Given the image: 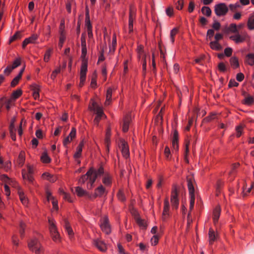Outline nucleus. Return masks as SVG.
<instances>
[{"label":"nucleus","mask_w":254,"mask_h":254,"mask_svg":"<svg viewBox=\"0 0 254 254\" xmlns=\"http://www.w3.org/2000/svg\"><path fill=\"white\" fill-rule=\"evenodd\" d=\"M104 174V169L101 166L96 170L93 168H91L87 173L82 175L79 179V184L82 185L85 183L87 180H89L87 184V189H91L96 179Z\"/></svg>","instance_id":"f257e3e1"},{"label":"nucleus","mask_w":254,"mask_h":254,"mask_svg":"<svg viewBox=\"0 0 254 254\" xmlns=\"http://www.w3.org/2000/svg\"><path fill=\"white\" fill-rule=\"evenodd\" d=\"M194 180L192 177H189L187 178L188 187L189 190L190 195V209L192 210L194 205L195 196H194V189L193 187Z\"/></svg>","instance_id":"f03ea898"},{"label":"nucleus","mask_w":254,"mask_h":254,"mask_svg":"<svg viewBox=\"0 0 254 254\" xmlns=\"http://www.w3.org/2000/svg\"><path fill=\"white\" fill-rule=\"evenodd\" d=\"M89 108L90 111L96 113L97 116L94 120V122L95 124L98 125L100 119L102 117L105 116L102 109L94 101L92 102V105L90 106Z\"/></svg>","instance_id":"7ed1b4c3"},{"label":"nucleus","mask_w":254,"mask_h":254,"mask_svg":"<svg viewBox=\"0 0 254 254\" xmlns=\"http://www.w3.org/2000/svg\"><path fill=\"white\" fill-rule=\"evenodd\" d=\"M49 230L53 241L58 242L60 241V235L57 231L55 222L53 220L49 219Z\"/></svg>","instance_id":"20e7f679"},{"label":"nucleus","mask_w":254,"mask_h":254,"mask_svg":"<svg viewBox=\"0 0 254 254\" xmlns=\"http://www.w3.org/2000/svg\"><path fill=\"white\" fill-rule=\"evenodd\" d=\"M228 11V7L225 3H219L214 6V12L218 16H225Z\"/></svg>","instance_id":"39448f33"},{"label":"nucleus","mask_w":254,"mask_h":254,"mask_svg":"<svg viewBox=\"0 0 254 254\" xmlns=\"http://www.w3.org/2000/svg\"><path fill=\"white\" fill-rule=\"evenodd\" d=\"M28 246L29 249L36 254H42V250L41 248V245L37 239L31 240L28 244Z\"/></svg>","instance_id":"423d86ee"},{"label":"nucleus","mask_w":254,"mask_h":254,"mask_svg":"<svg viewBox=\"0 0 254 254\" xmlns=\"http://www.w3.org/2000/svg\"><path fill=\"white\" fill-rule=\"evenodd\" d=\"M87 71V64L84 62L81 66L80 72V83L79 86L81 87L83 86L84 82L86 79V72Z\"/></svg>","instance_id":"0eeeda50"},{"label":"nucleus","mask_w":254,"mask_h":254,"mask_svg":"<svg viewBox=\"0 0 254 254\" xmlns=\"http://www.w3.org/2000/svg\"><path fill=\"white\" fill-rule=\"evenodd\" d=\"M171 202L173 207L177 209L179 205V199L178 198V191L176 187L174 186L171 197Z\"/></svg>","instance_id":"6e6552de"},{"label":"nucleus","mask_w":254,"mask_h":254,"mask_svg":"<svg viewBox=\"0 0 254 254\" xmlns=\"http://www.w3.org/2000/svg\"><path fill=\"white\" fill-rule=\"evenodd\" d=\"M85 23L88 37L89 38L91 39L93 38V33L92 30V25L90 21L89 11L88 10L86 12Z\"/></svg>","instance_id":"1a4fd4ad"},{"label":"nucleus","mask_w":254,"mask_h":254,"mask_svg":"<svg viewBox=\"0 0 254 254\" xmlns=\"http://www.w3.org/2000/svg\"><path fill=\"white\" fill-rule=\"evenodd\" d=\"M101 228L102 231L106 234H109L111 232L110 226L109 224V220L107 217H104L103 222L101 223Z\"/></svg>","instance_id":"9d476101"},{"label":"nucleus","mask_w":254,"mask_h":254,"mask_svg":"<svg viewBox=\"0 0 254 254\" xmlns=\"http://www.w3.org/2000/svg\"><path fill=\"white\" fill-rule=\"evenodd\" d=\"M75 136L76 129L74 127H72L69 135L64 139L63 141L64 145L66 146L68 143L72 141Z\"/></svg>","instance_id":"9b49d317"},{"label":"nucleus","mask_w":254,"mask_h":254,"mask_svg":"<svg viewBox=\"0 0 254 254\" xmlns=\"http://www.w3.org/2000/svg\"><path fill=\"white\" fill-rule=\"evenodd\" d=\"M135 18V13L133 10L130 8L128 19V29L130 33L133 31V21Z\"/></svg>","instance_id":"f8f14e48"},{"label":"nucleus","mask_w":254,"mask_h":254,"mask_svg":"<svg viewBox=\"0 0 254 254\" xmlns=\"http://www.w3.org/2000/svg\"><path fill=\"white\" fill-rule=\"evenodd\" d=\"M94 245L100 251L104 252L107 249L106 245L105 243L100 240H96L94 241Z\"/></svg>","instance_id":"ddd939ff"},{"label":"nucleus","mask_w":254,"mask_h":254,"mask_svg":"<svg viewBox=\"0 0 254 254\" xmlns=\"http://www.w3.org/2000/svg\"><path fill=\"white\" fill-rule=\"evenodd\" d=\"M131 122V118L129 116H127L124 119L122 130L126 132L128 131L129 124Z\"/></svg>","instance_id":"4468645a"},{"label":"nucleus","mask_w":254,"mask_h":254,"mask_svg":"<svg viewBox=\"0 0 254 254\" xmlns=\"http://www.w3.org/2000/svg\"><path fill=\"white\" fill-rule=\"evenodd\" d=\"M37 38L38 35L36 34H33L28 38L25 39L23 42V48H25L26 46L29 43H34L37 39Z\"/></svg>","instance_id":"2eb2a0df"},{"label":"nucleus","mask_w":254,"mask_h":254,"mask_svg":"<svg viewBox=\"0 0 254 254\" xmlns=\"http://www.w3.org/2000/svg\"><path fill=\"white\" fill-rule=\"evenodd\" d=\"M221 209L220 206H217L213 211V222L215 224L218 222L220 215Z\"/></svg>","instance_id":"dca6fc26"},{"label":"nucleus","mask_w":254,"mask_h":254,"mask_svg":"<svg viewBox=\"0 0 254 254\" xmlns=\"http://www.w3.org/2000/svg\"><path fill=\"white\" fill-rule=\"evenodd\" d=\"M121 150L123 155L127 157L129 156L128 147L126 142H122L121 144Z\"/></svg>","instance_id":"f3484780"},{"label":"nucleus","mask_w":254,"mask_h":254,"mask_svg":"<svg viewBox=\"0 0 254 254\" xmlns=\"http://www.w3.org/2000/svg\"><path fill=\"white\" fill-rule=\"evenodd\" d=\"M84 146V142L82 141L80 142L79 145H78L76 149V151L74 155V158L75 159L78 158L80 157L81 152L82 151V148Z\"/></svg>","instance_id":"a211bd4d"},{"label":"nucleus","mask_w":254,"mask_h":254,"mask_svg":"<svg viewBox=\"0 0 254 254\" xmlns=\"http://www.w3.org/2000/svg\"><path fill=\"white\" fill-rule=\"evenodd\" d=\"M245 62L250 65H254V53H249L247 55Z\"/></svg>","instance_id":"6ab92c4d"},{"label":"nucleus","mask_w":254,"mask_h":254,"mask_svg":"<svg viewBox=\"0 0 254 254\" xmlns=\"http://www.w3.org/2000/svg\"><path fill=\"white\" fill-rule=\"evenodd\" d=\"M64 226L66 230V231L67 232L68 235L70 237L73 235V231L70 227L68 222L66 219H64Z\"/></svg>","instance_id":"aec40b11"},{"label":"nucleus","mask_w":254,"mask_h":254,"mask_svg":"<svg viewBox=\"0 0 254 254\" xmlns=\"http://www.w3.org/2000/svg\"><path fill=\"white\" fill-rule=\"evenodd\" d=\"M42 177L43 179L47 180L50 182L54 183L56 181V177L49 174V173L45 172L43 174Z\"/></svg>","instance_id":"412c9836"},{"label":"nucleus","mask_w":254,"mask_h":254,"mask_svg":"<svg viewBox=\"0 0 254 254\" xmlns=\"http://www.w3.org/2000/svg\"><path fill=\"white\" fill-rule=\"evenodd\" d=\"M82 47V50H81V58L82 59V65L84 62L86 63V64H88V61L87 59H86V55L87 54V48L86 46L81 47Z\"/></svg>","instance_id":"4be33fe9"},{"label":"nucleus","mask_w":254,"mask_h":254,"mask_svg":"<svg viewBox=\"0 0 254 254\" xmlns=\"http://www.w3.org/2000/svg\"><path fill=\"white\" fill-rule=\"evenodd\" d=\"M135 219L136 222L140 227L143 229H145L146 228L147 225L144 220L142 219L137 216L135 217Z\"/></svg>","instance_id":"5701e85b"},{"label":"nucleus","mask_w":254,"mask_h":254,"mask_svg":"<svg viewBox=\"0 0 254 254\" xmlns=\"http://www.w3.org/2000/svg\"><path fill=\"white\" fill-rule=\"evenodd\" d=\"M210 46L213 50L220 51L222 50V46L218 43L217 41H212L210 43Z\"/></svg>","instance_id":"b1692460"},{"label":"nucleus","mask_w":254,"mask_h":254,"mask_svg":"<svg viewBox=\"0 0 254 254\" xmlns=\"http://www.w3.org/2000/svg\"><path fill=\"white\" fill-rule=\"evenodd\" d=\"M226 31L227 32H232L233 33H238L237 29V25L236 24L232 23L227 28Z\"/></svg>","instance_id":"393cba45"},{"label":"nucleus","mask_w":254,"mask_h":254,"mask_svg":"<svg viewBox=\"0 0 254 254\" xmlns=\"http://www.w3.org/2000/svg\"><path fill=\"white\" fill-rule=\"evenodd\" d=\"M235 35L231 36L230 38L234 41L236 43L242 42L244 41V38H242L238 33H236Z\"/></svg>","instance_id":"a878e982"},{"label":"nucleus","mask_w":254,"mask_h":254,"mask_svg":"<svg viewBox=\"0 0 254 254\" xmlns=\"http://www.w3.org/2000/svg\"><path fill=\"white\" fill-rule=\"evenodd\" d=\"M18 194L19 196L20 199L21 201V202L23 203V204L26 205L28 204V199L25 196L24 192L21 190H19L18 191Z\"/></svg>","instance_id":"bb28decb"},{"label":"nucleus","mask_w":254,"mask_h":254,"mask_svg":"<svg viewBox=\"0 0 254 254\" xmlns=\"http://www.w3.org/2000/svg\"><path fill=\"white\" fill-rule=\"evenodd\" d=\"M95 195L99 196V197L102 196L105 191V189L102 185L100 186L99 187L95 190Z\"/></svg>","instance_id":"cd10ccee"},{"label":"nucleus","mask_w":254,"mask_h":254,"mask_svg":"<svg viewBox=\"0 0 254 254\" xmlns=\"http://www.w3.org/2000/svg\"><path fill=\"white\" fill-rule=\"evenodd\" d=\"M247 25L250 30L254 29V15L251 16L249 18Z\"/></svg>","instance_id":"c85d7f7f"},{"label":"nucleus","mask_w":254,"mask_h":254,"mask_svg":"<svg viewBox=\"0 0 254 254\" xmlns=\"http://www.w3.org/2000/svg\"><path fill=\"white\" fill-rule=\"evenodd\" d=\"M201 12L203 14L206 15L207 17H210L211 15V9L208 7L204 6L201 8Z\"/></svg>","instance_id":"c756f323"},{"label":"nucleus","mask_w":254,"mask_h":254,"mask_svg":"<svg viewBox=\"0 0 254 254\" xmlns=\"http://www.w3.org/2000/svg\"><path fill=\"white\" fill-rule=\"evenodd\" d=\"M32 90L33 91V96L35 99H37L39 97V89L38 86L34 85L32 87Z\"/></svg>","instance_id":"7c9ffc66"},{"label":"nucleus","mask_w":254,"mask_h":254,"mask_svg":"<svg viewBox=\"0 0 254 254\" xmlns=\"http://www.w3.org/2000/svg\"><path fill=\"white\" fill-rule=\"evenodd\" d=\"M112 94V89L110 88H108L106 93V100L105 101V105H108L110 104L111 100Z\"/></svg>","instance_id":"2f4dec72"},{"label":"nucleus","mask_w":254,"mask_h":254,"mask_svg":"<svg viewBox=\"0 0 254 254\" xmlns=\"http://www.w3.org/2000/svg\"><path fill=\"white\" fill-rule=\"evenodd\" d=\"M230 64L233 67V68H236L239 66V64L238 62V60L236 57H232L230 59Z\"/></svg>","instance_id":"473e14b6"},{"label":"nucleus","mask_w":254,"mask_h":254,"mask_svg":"<svg viewBox=\"0 0 254 254\" xmlns=\"http://www.w3.org/2000/svg\"><path fill=\"white\" fill-rule=\"evenodd\" d=\"M75 191L79 196H82L85 195V194H87V192L82 189L81 188L79 187H77L75 188Z\"/></svg>","instance_id":"72a5a7b5"},{"label":"nucleus","mask_w":254,"mask_h":254,"mask_svg":"<svg viewBox=\"0 0 254 254\" xmlns=\"http://www.w3.org/2000/svg\"><path fill=\"white\" fill-rule=\"evenodd\" d=\"M209 242L212 244L216 239V235L213 230L210 229L209 231Z\"/></svg>","instance_id":"f704fd0d"},{"label":"nucleus","mask_w":254,"mask_h":254,"mask_svg":"<svg viewBox=\"0 0 254 254\" xmlns=\"http://www.w3.org/2000/svg\"><path fill=\"white\" fill-rule=\"evenodd\" d=\"M25 161V156L24 153L23 152H21L18 156V159H17V163L18 164L22 166L24 162Z\"/></svg>","instance_id":"c9c22d12"},{"label":"nucleus","mask_w":254,"mask_h":254,"mask_svg":"<svg viewBox=\"0 0 254 254\" xmlns=\"http://www.w3.org/2000/svg\"><path fill=\"white\" fill-rule=\"evenodd\" d=\"M103 183L107 186L111 184V178L108 174H106L104 177Z\"/></svg>","instance_id":"e433bc0d"},{"label":"nucleus","mask_w":254,"mask_h":254,"mask_svg":"<svg viewBox=\"0 0 254 254\" xmlns=\"http://www.w3.org/2000/svg\"><path fill=\"white\" fill-rule=\"evenodd\" d=\"M42 161L44 163H48L51 162V159L46 152H44L41 157Z\"/></svg>","instance_id":"4c0bfd02"},{"label":"nucleus","mask_w":254,"mask_h":254,"mask_svg":"<svg viewBox=\"0 0 254 254\" xmlns=\"http://www.w3.org/2000/svg\"><path fill=\"white\" fill-rule=\"evenodd\" d=\"M60 40L59 43V47L61 49L63 47V44L64 43V41L65 39V36L64 32H60Z\"/></svg>","instance_id":"58836bf2"},{"label":"nucleus","mask_w":254,"mask_h":254,"mask_svg":"<svg viewBox=\"0 0 254 254\" xmlns=\"http://www.w3.org/2000/svg\"><path fill=\"white\" fill-rule=\"evenodd\" d=\"M21 37V33L20 32H17L14 35H13L9 40V43H11L14 41L20 39Z\"/></svg>","instance_id":"ea45409f"},{"label":"nucleus","mask_w":254,"mask_h":254,"mask_svg":"<svg viewBox=\"0 0 254 254\" xmlns=\"http://www.w3.org/2000/svg\"><path fill=\"white\" fill-rule=\"evenodd\" d=\"M178 32V30L176 28H174L170 32V40L172 43L174 42L175 36Z\"/></svg>","instance_id":"a19ab883"},{"label":"nucleus","mask_w":254,"mask_h":254,"mask_svg":"<svg viewBox=\"0 0 254 254\" xmlns=\"http://www.w3.org/2000/svg\"><path fill=\"white\" fill-rule=\"evenodd\" d=\"M254 101V98L252 96H248L245 99V104L246 105H251Z\"/></svg>","instance_id":"79ce46f5"},{"label":"nucleus","mask_w":254,"mask_h":254,"mask_svg":"<svg viewBox=\"0 0 254 254\" xmlns=\"http://www.w3.org/2000/svg\"><path fill=\"white\" fill-rule=\"evenodd\" d=\"M243 127L242 125H239L236 127V136L237 137H239L241 135L243 131Z\"/></svg>","instance_id":"37998d69"},{"label":"nucleus","mask_w":254,"mask_h":254,"mask_svg":"<svg viewBox=\"0 0 254 254\" xmlns=\"http://www.w3.org/2000/svg\"><path fill=\"white\" fill-rule=\"evenodd\" d=\"M22 94V91L21 89H17L12 93V97L14 99L18 98Z\"/></svg>","instance_id":"c03bdc74"},{"label":"nucleus","mask_w":254,"mask_h":254,"mask_svg":"<svg viewBox=\"0 0 254 254\" xmlns=\"http://www.w3.org/2000/svg\"><path fill=\"white\" fill-rule=\"evenodd\" d=\"M25 226V224L23 222H21L20 223L19 233L21 237H23L24 236Z\"/></svg>","instance_id":"a18cd8bd"},{"label":"nucleus","mask_w":254,"mask_h":254,"mask_svg":"<svg viewBox=\"0 0 254 254\" xmlns=\"http://www.w3.org/2000/svg\"><path fill=\"white\" fill-rule=\"evenodd\" d=\"M52 51V50L51 49H50L47 51V52H46V53L45 54L44 58V60L45 62H48L49 61V60L50 59V55H51V53Z\"/></svg>","instance_id":"49530a36"},{"label":"nucleus","mask_w":254,"mask_h":254,"mask_svg":"<svg viewBox=\"0 0 254 254\" xmlns=\"http://www.w3.org/2000/svg\"><path fill=\"white\" fill-rule=\"evenodd\" d=\"M21 78L19 75H17L11 81V86L14 87L18 82L19 79Z\"/></svg>","instance_id":"de8ad7c7"},{"label":"nucleus","mask_w":254,"mask_h":254,"mask_svg":"<svg viewBox=\"0 0 254 254\" xmlns=\"http://www.w3.org/2000/svg\"><path fill=\"white\" fill-rule=\"evenodd\" d=\"M0 179L1 181L5 182V183H8L10 184V179L7 177L6 175H1L0 176Z\"/></svg>","instance_id":"09e8293b"},{"label":"nucleus","mask_w":254,"mask_h":254,"mask_svg":"<svg viewBox=\"0 0 254 254\" xmlns=\"http://www.w3.org/2000/svg\"><path fill=\"white\" fill-rule=\"evenodd\" d=\"M213 19L214 22L212 25V28L216 30H218L220 28V23L218 21L215 20L214 18H213Z\"/></svg>","instance_id":"8fccbe9b"},{"label":"nucleus","mask_w":254,"mask_h":254,"mask_svg":"<svg viewBox=\"0 0 254 254\" xmlns=\"http://www.w3.org/2000/svg\"><path fill=\"white\" fill-rule=\"evenodd\" d=\"M169 207H170V204H169V200H168V198H166V199H165V200L164 201V209H163L164 210V211H168L169 210Z\"/></svg>","instance_id":"3c124183"},{"label":"nucleus","mask_w":254,"mask_h":254,"mask_svg":"<svg viewBox=\"0 0 254 254\" xmlns=\"http://www.w3.org/2000/svg\"><path fill=\"white\" fill-rule=\"evenodd\" d=\"M218 68L220 71L224 72L226 70V67L223 63H220L218 65Z\"/></svg>","instance_id":"603ef678"},{"label":"nucleus","mask_w":254,"mask_h":254,"mask_svg":"<svg viewBox=\"0 0 254 254\" xmlns=\"http://www.w3.org/2000/svg\"><path fill=\"white\" fill-rule=\"evenodd\" d=\"M61 192L63 193V194L64 195V199L67 200L68 201H69L70 202H72V200L71 199V198H70V197L68 194L64 192L63 191H61Z\"/></svg>","instance_id":"864d4df0"},{"label":"nucleus","mask_w":254,"mask_h":254,"mask_svg":"<svg viewBox=\"0 0 254 254\" xmlns=\"http://www.w3.org/2000/svg\"><path fill=\"white\" fill-rule=\"evenodd\" d=\"M117 195H118V197L119 199H120V200H121L122 201H124L126 199L124 193L121 190H120L119 191Z\"/></svg>","instance_id":"5fc2aeb1"},{"label":"nucleus","mask_w":254,"mask_h":254,"mask_svg":"<svg viewBox=\"0 0 254 254\" xmlns=\"http://www.w3.org/2000/svg\"><path fill=\"white\" fill-rule=\"evenodd\" d=\"M184 6V1L183 0H179L178 1L176 4V8L179 9H182Z\"/></svg>","instance_id":"6e6d98bb"},{"label":"nucleus","mask_w":254,"mask_h":254,"mask_svg":"<svg viewBox=\"0 0 254 254\" xmlns=\"http://www.w3.org/2000/svg\"><path fill=\"white\" fill-rule=\"evenodd\" d=\"M239 85V83L237 82L234 79H231L229 82V87H237Z\"/></svg>","instance_id":"4d7b16f0"},{"label":"nucleus","mask_w":254,"mask_h":254,"mask_svg":"<svg viewBox=\"0 0 254 254\" xmlns=\"http://www.w3.org/2000/svg\"><path fill=\"white\" fill-rule=\"evenodd\" d=\"M158 237L157 235H154L151 240V243L152 245H156L158 242Z\"/></svg>","instance_id":"13d9d810"},{"label":"nucleus","mask_w":254,"mask_h":254,"mask_svg":"<svg viewBox=\"0 0 254 254\" xmlns=\"http://www.w3.org/2000/svg\"><path fill=\"white\" fill-rule=\"evenodd\" d=\"M232 53V49L231 48H226L224 50V54L227 57H230Z\"/></svg>","instance_id":"bf43d9fd"},{"label":"nucleus","mask_w":254,"mask_h":254,"mask_svg":"<svg viewBox=\"0 0 254 254\" xmlns=\"http://www.w3.org/2000/svg\"><path fill=\"white\" fill-rule=\"evenodd\" d=\"M20 64V61L19 59L15 60L12 65L11 66L12 69H14Z\"/></svg>","instance_id":"052dcab7"},{"label":"nucleus","mask_w":254,"mask_h":254,"mask_svg":"<svg viewBox=\"0 0 254 254\" xmlns=\"http://www.w3.org/2000/svg\"><path fill=\"white\" fill-rule=\"evenodd\" d=\"M61 71L60 68H58L57 69H55L54 71H53L52 74H51V78L52 79H55L56 77L57 74L60 73Z\"/></svg>","instance_id":"680f3d73"},{"label":"nucleus","mask_w":254,"mask_h":254,"mask_svg":"<svg viewBox=\"0 0 254 254\" xmlns=\"http://www.w3.org/2000/svg\"><path fill=\"white\" fill-rule=\"evenodd\" d=\"M81 47L86 46L85 36L84 34H82L81 37Z\"/></svg>","instance_id":"e2e57ef3"},{"label":"nucleus","mask_w":254,"mask_h":254,"mask_svg":"<svg viewBox=\"0 0 254 254\" xmlns=\"http://www.w3.org/2000/svg\"><path fill=\"white\" fill-rule=\"evenodd\" d=\"M244 78V75L243 73L240 72L237 74L236 79L238 81H242Z\"/></svg>","instance_id":"0e129e2a"},{"label":"nucleus","mask_w":254,"mask_h":254,"mask_svg":"<svg viewBox=\"0 0 254 254\" xmlns=\"http://www.w3.org/2000/svg\"><path fill=\"white\" fill-rule=\"evenodd\" d=\"M239 7V5L238 4H230L229 5V7L230 8V10L232 11H235L236 9H237Z\"/></svg>","instance_id":"69168bd1"},{"label":"nucleus","mask_w":254,"mask_h":254,"mask_svg":"<svg viewBox=\"0 0 254 254\" xmlns=\"http://www.w3.org/2000/svg\"><path fill=\"white\" fill-rule=\"evenodd\" d=\"M214 31L213 29H209L207 32V36L208 37L209 39H211V37L214 35Z\"/></svg>","instance_id":"338daca9"},{"label":"nucleus","mask_w":254,"mask_h":254,"mask_svg":"<svg viewBox=\"0 0 254 254\" xmlns=\"http://www.w3.org/2000/svg\"><path fill=\"white\" fill-rule=\"evenodd\" d=\"M10 167V162H6L5 164L3 163V165H1L0 167L2 168H3L6 171H7L9 169Z\"/></svg>","instance_id":"774afa93"}]
</instances>
